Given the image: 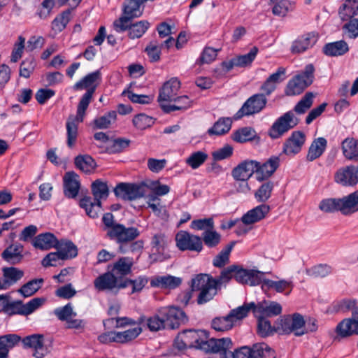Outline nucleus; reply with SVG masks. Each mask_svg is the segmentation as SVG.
<instances>
[{
    "label": "nucleus",
    "mask_w": 358,
    "mask_h": 358,
    "mask_svg": "<svg viewBox=\"0 0 358 358\" xmlns=\"http://www.w3.org/2000/svg\"><path fill=\"white\" fill-rule=\"evenodd\" d=\"M180 88V82L176 78H172L166 82L161 90L158 96V101L162 107V104H169L177 96L178 92Z\"/></svg>",
    "instance_id": "18"
},
{
    "label": "nucleus",
    "mask_w": 358,
    "mask_h": 358,
    "mask_svg": "<svg viewBox=\"0 0 358 358\" xmlns=\"http://www.w3.org/2000/svg\"><path fill=\"white\" fill-rule=\"evenodd\" d=\"M208 158V155L201 151L193 152L186 159V163L192 169H196L202 165Z\"/></svg>",
    "instance_id": "62"
},
{
    "label": "nucleus",
    "mask_w": 358,
    "mask_h": 358,
    "mask_svg": "<svg viewBox=\"0 0 358 358\" xmlns=\"http://www.w3.org/2000/svg\"><path fill=\"white\" fill-rule=\"evenodd\" d=\"M305 143V136H291L283 145V152L287 155H294L300 152Z\"/></svg>",
    "instance_id": "32"
},
{
    "label": "nucleus",
    "mask_w": 358,
    "mask_h": 358,
    "mask_svg": "<svg viewBox=\"0 0 358 358\" xmlns=\"http://www.w3.org/2000/svg\"><path fill=\"white\" fill-rule=\"evenodd\" d=\"M57 241L58 240L54 234L44 233L36 236L32 241V245L36 248L47 250L53 248H55Z\"/></svg>",
    "instance_id": "30"
},
{
    "label": "nucleus",
    "mask_w": 358,
    "mask_h": 358,
    "mask_svg": "<svg viewBox=\"0 0 358 358\" xmlns=\"http://www.w3.org/2000/svg\"><path fill=\"white\" fill-rule=\"evenodd\" d=\"M235 245V242H231L229 244L226 245L218 255H217L213 260V265L217 268H222L229 262L230 253Z\"/></svg>",
    "instance_id": "43"
},
{
    "label": "nucleus",
    "mask_w": 358,
    "mask_h": 358,
    "mask_svg": "<svg viewBox=\"0 0 358 358\" xmlns=\"http://www.w3.org/2000/svg\"><path fill=\"white\" fill-rule=\"evenodd\" d=\"M134 261L131 257H124L120 258L113 265H109V269L116 277L127 279L126 276L131 272Z\"/></svg>",
    "instance_id": "24"
},
{
    "label": "nucleus",
    "mask_w": 358,
    "mask_h": 358,
    "mask_svg": "<svg viewBox=\"0 0 358 358\" xmlns=\"http://www.w3.org/2000/svg\"><path fill=\"white\" fill-rule=\"evenodd\" d=\"M271 208L268 205L261 204L248 211L241 217L245 224H252L263 220L269 213Z\"/></svg>",
    "instance_id": "25"
},
{
    "label": "nucleus",
    "mask_w": 358,
    "mask_h": 358,
    "mask_svg": "<svg viewBox=\"0 0 358 358\" xmlns=\"http://www.w3.org/2000/svg\"><path fill=\"white\" fill-rule=\"evenodd\" d=\"M142 331L139 326L127 329L124 331L117 332V341L120 343H127L135 339Z\"/></svg>",
    "instance_id": "57"
},
{
    "label": "nucleus",
    "mask_w": 358,
    "mask_h": 358,
    "mask_svg": "<svg viewBox=\"0 0 358 358\" xmlns=\"http://www.w3.org/2000/svg\"><path fill=\"white\" fill-rule=\"evenodd\" d=\"M319 208L325 213L341 212L349 215L358 211V189L342 198H329L321 201Z\"/></svg>",
    "instance_id": "2"
},
{
    "label": "nucleus",
    "mask_w": 358,
    "mask_h": 358,
    "mask_svg": "<svg viewBox=\"0 0 358 358\" xmlns=\"http://www.w3.org/2000/svg\"><path fill=\"white\" fill-rule=\"evenodd\" d=\"M182 283V279L170 275L157 276L150 281V285L164 289H175Z\"/></svg>",
    "instance_id": "28"
},
{
    "label": "nucleus",
    "mask_w": 358,
    "mask_h": 358,
    "mask_svg": "<svg viewBox=\"0 0 358 358\" xmlns=\"http://www.w3.org/2000/svg\"><path fill=\"white\" fill-rule=\"evenodd\" d=\"M116 118V112L114 110L110 111L104 115L96 118L94 121V126L100 129L108 128L115 122Z\"/></svg>",
    "instance_id": "51"
},
{
    "label": "nucleus",
    "mask_w": 358,
    "mask_h": 358,
    "mask_svg": "<svg viewBox=\"0 0 358 358\" xmlns=\"http://www.w3.org/2000/svg\"><path fill=\"white\" fill-rule=\"evenodd\" d=\"M95 92V87L88 89L87 92L82 96L77 109V113L78 114V119L80 120L82 117H84L85 110H87L92 99L94 92Z\"/></svg>",
    "instance_id": "55"
},
{
    "label": "nucleus",
    "mask_w": 358,
    "mask_h": 358,
    "mask_svg": "<svg viewBox=\"0 0 358 358\" xmlns=\"http://www.w3.org/2000/svg\"><path fill=\"white\" fill-rule=\"evenodd\" d=\"M164 322L163 317L159 314V309L153 316L147 319V326L151 331L166 329Z\"/></svg>",
    "instance_id": "61"
},
{
    "label": "nucleus",
    "mask_w": 358,
    "mask_h": 358,
    "mask_svg": "<svg viewBox=\"0 0 358 358\" xmlns=\"http://www.w3.org/2000/svg\"><path fill=\"white\" fill-rule=\"evenodd\" d=\"M202 348L207 352L219 353L220 358H275L274 351L264 343H255L251 348L243 346L231 352V338H210Z\"/></svg>",
    "instance_id": "1"
},
{
    "label": "nucleus",
    "mask_w": 358,
    "mask_h": 358,
    "mask_svg": "<svg viewBox=\"0 0 358 358\" xmlns=\"http://www.w3.org/2000/svg\"><path fill=\"white\" fill-rule=\"evenodd\" d=\"M140 235L139 230L134 227H126L124 224H116L111 230L108 231L106 236L112 241L120 245V250L122 252V245L135 240Z\"/></svg>",
    "instance_id": "7"
},
{
    "label": "nucleus",
    "mask_w": 358,
    "mask_h": 358,
    "mask_svg": "<svg viewBox=\"0 0 358 358\" xmlns=\"http://www.w3.org/2000/svg\"><path fill=\"white\" fill-rule=\"evenodd\" d=\"M233 321L229 315L224 317H215L213 320L211 326L217 331H225L231 329L234 327Z\"/></svg>",
    "instance_id": "52"
},
{
    "label": "nucleus",
    "mask_w": 358,
    "mask_h": 358,
    "mask_svg": "<svg viewBox=\"0 0 358 358\" xmlns=\"http://www.w3.org/2000/svg\"><path fill=\"white\" fill-rule=\"evenodd\" d=\"M272 12L275 15L284 17L293 9V3L289 0H271Z\"/></svg>",
    "instance_id": "44"
},
{
    "label": "nucleus",
    "mask_w": 358,
    "mask_h": 358,
    "mask_svg": "<svg viewBox=\"0 0 358 358\" xmlns=\"http://www.w3.org/2000/svg\"><path fill=\"white\" fill-rule=\"evenodd\" d=\"M314 71L313 64L306 66L302 73L296 75L288 82L285 89L286 95H298L310 85L313 82Z\"/></svg>",
    "instance_id": "5"
},
{
    "label": "nucleus",
    "mask_w": 358,
    "mask_h": 358,
    "mask_svg": "<svg viewBox=\"0 0 358 358\" xmlns=\"http://www.w3.org/2000/svg\"><path fill=\"white\" fill-rule=\"evenodd\" d=\"M101 73L99 71H96L93 73H89L86 76H85L82 80L77 82L74 86L73 89L76 90H83V89H90L91 87H96V85L95 83L100 80Z\"/></svg>",
    "instance_id": "40"
},
{
    "label": "nucleus",
    "mask_w": 358,
    "mask_h": 358,
    "mask_svg": "<svg viewBox=\"0 0 358 358\" xmlns=\"http://www.w3.org/2000/svg\"><path fill=\"white\" fill-rule=\"evenodd\" d=\"M176 246L181 251L200 252L203 250V243L200 236L192 234L186 231H180L176 235Z\"/></svg>",
    "instance_id": "13"
},
{
    "label": "nucleus",
    "mask_w": 358,
    "mask_h": 358,
    "mask_svg": "<svg viewBox=\"0 0 358 358\" xmlns=\"http://www.w3.org/2000/svg\"><path fill=\"white\" fill-rule=\"evenodd\" d=\"M43 280L34 279L24 284L19 292L25 297L30 296L35 294L41 287Z\"/></svg>",
    "instance_id": "56"
},
{
    "label": "nucleus",
    "mask_w": 358,
    "mask_h": 358,
    "mask_svg": "<svg viewBox=\"0 0 358 358\" xmlns=\"http://www.w3.org/2000/svg\"><path fill=\"white\" fill-rule=\"evenodd\" d=\"M273 189V182L267 181L264 182L255 192V199L258 202H266L271 197Z\"/></svg>",
    "instance_id": "49"
},
{
    "label": "nucleus",
    "mask_w": 358,
    "mask_h": 358,
    "mask_svg": "<svg viewBox=\"0 0 358 358\" xmlns=\"http://www.w3.org/2000/svg\"><path fill=\"white\" fill-rule=\"evenodd\" d=\"M159 314L163 317L167 329H178L180 325L188 322V317L185 313L177 307H162L159 308Z\"/></svg>",
    "instance_id": "9"
},
{
    "label": "nucleus",
    "mask_w": 358,
    "mask_h": 358,
    "mask_svg": "<svg viewBox=\"0 0 358 358\" xmlns=\"http://www.w3.org/2000/svg\"><path fill=\"white\" fill-rule=\"evenodd\" d=\"M327 145V141L323 137L315 138L311 143L306 159L313 162L319 158L325 151Z\"/></svg>",
    "instance_id": "34"
},
{
    "label": "nucleus",
    "mask_w": 358,
    "mask_h": 358,
    "mask_svg": "<svg viewBox=\"0 0 358 358\" xmlns=\"http://www.w3.org/2000/svg\"><path fill=\"white\" fill-rule=\"evenodd\" d=\"M151 245L152 250L158 254L163 255L168 245L167 237L162 232L157 233L152 236Z\"/></svg>",
    "instance_id": "50"
},
{
    "label": "nucleus",
    "mask_w": 358,
    "mask_h": 358,
    "mask_svg": "<svg viewBox=\"0 0 358 358\" xmlns=\"http://www.w3.org/2000/svg\"><path fill=\"white\" fill-rule=\"evenodd\" d=\"M258 53V48L252 47L248 54L234 57L237 67H246L250 66Z\"/></svg>",
    "instance_id": "54"
},
{
    "label": "nucleus",
    "mask_w": 358,
    "mask_h": 358,
    "mask_svg": "<svg viewBox=\"0 0 358 358\" xmlns=\"http://www.w3.org/2000/svg\"><path fill=\"white\" fill-rule=\"evenodd\" d=\"M267 99L264 94H256L250 96L235 114L238 120L243 116H248L259 113L266 106Z\"/></svg>",
    "instance_id": "11"
},
{
    "label": "nucleus",
    "mask_w": 358,
    "mask_h": 358,
    "mask_svg": "<svg viewBox=\"0 0 358 358\" xmlns=\"http://www.w3.org/2000/svg\"><path fill=\"white\" fill-rule=\"evenodd\" d=\"M333 271L331 266L327 264H318L307 270V274L313 278H324Z\"/></svg>",
    "instance_id": "60"
},
{
    "label": "nucleus",
    "mask_w": 358,
    "mask_h": 358,
    "mask_svg": "<svg viewBox=\"0 0 358 358\" xmlns=\"http://www.w3.org/2000/svg\"><path fill=\"white\" fill-rule=\"evenodd\" d=\"M280 166V158L272 156L263 164L259 162L258 176L257 180L262 181L270 178Z\"/></svg>",
    "instance_id": "26"
},
{
    "label": "nucleus",
    "mask_w": 358,
    "mask_h": 358,
    "mask_svg": "<svg viewBox=\"0 0 358 358\" xmlns=\"http://www.w3.org/2000/svg\"><path fill=\"white\" fill-rule=\"evenodd\" d=\"M232 120L229 117L220 118L208 131V134H225L231 127Z\"/></svg>",
    "instance_id": "48"
},
{
    "label": "nucleus",
    "mask_w": 358,
    "mask_h": 358,
    "mask_svg": "<svg viewBox=\"0 0 358 358\" xmlns=\"http://www.w3.org/2000/svg\"><path fill=\"white\" fill-rule=\"evenodd\" d=\"M3 272L5 280L9 282V286L21 279L24 274L22 271L15 267L4 268Z\"/></svg>",
    "instance_id": "63"
},
{
    "label": "nucleus",
    "mask_w": 358,
    "mask_h": 358,
    "mask_svg": "<svg viewBox=\"0 0 358 358\" xmlns=\"http://www.w3.org/2000/svg\"><path fill=\"white\" fill-rule=\"evenodd\" d=\"M23 245L15 243L7 247L1 253V257L11 264H15L21 262L23 258Z\"/></svg>",
    "instance_id": "27"
},
{
    "label": "nucleus",
    "mask_w": 358,
    "mask_h": 358,
    "mask_svg": "<svg viewBox=\"0 0 358 358\" xmlns=\"http://www.w3.org/2000/svg\"><path fill=\"white\" fill-rule=\"evenodd\" d=\"M70 10H67L57 16L52 22V29L57 33L61 32L66 27L70 20Z\"/></svg>",
    "instance_id": "53"
},
{
    "label": "nucleus",
    "mask_w": 358,
    "mask_h": 358,
    "mask_svg": "<svg viewBox=\"0 0 358 358\" xmlns=\"http://www.w3.org/2000/svg\"><path fill=\"white\" fill-rule=\"evenodd\" d=\"M314 96L313 93L307 92L295 106L294 111L298 114L305 113L312 106Z\"/></svg>",
    "instance_id": "58"
},
{
    "label": "nucleus",
    "mask_w": 358,
    "mask_h": 358,
    "mask_svg": "<svg viewBox=\"0 0 358 358\" xmlns=\"http://www.w3.org/2000/svg\"><path fill=\"white\" fill-rule=\"evenodd\" d=\"M150 27V23L146 20H141L135 24H130L127 29L129 30V36L134 39L141 37Z\"/></svg>",
    "instance_id": "47"
},
{
    "label": "nucleus",
    "mask_w": 358,
    "mask_h": 358,
    "mask_svg": "<svg viewBox=\"0 0 358 358\" xmlns=\"http://www.w3.org/2000/svg\"><path fill=\"white\" fill-rule=\"evenodd\" d=\"M335 182L343 186H355L358 183V166H346L337 170Z\"/></svg>",
    "instance_id": "16"
},
{
    "label": "nucleus",
    "mask_w": 358,
    "mask_h": 358,
    "mask_svg": "<svg viewBox=\"0 0 358 358\" xmlns=\"http://www.w3.org/2000/svg\"><path fill=\"white\" fill-rule=\"evenodd\" d=\"M154 122L155 120L152 117L143 113L136 115L133 119L134 125L141 130L151 127Z\"/></svg>",
    "instance_id": "64"
},
{
    "label": "nucleus",
    "mask_w": 358,
    "mask_h": 358,
    "mask_svg": "<svg viewBox=\"0 0 358 358\" xmlns=\"http://www.w3.org/2000/svg\"><path fill=\"white\" fill-rule=\"evenodd\" d=\"M114 193L117 197L123 200L132 201L145 196L146 186L143 184L121 182L117 185L114 189Z\"/></svg>",
    "instance_id": "12"
},
{
    "label": "nucleus",
    "mask_w": 358,
    "mask_h": 358,
    "mask_svg": "<svg viewBox=\"0 0 358 358\" xmlns=\"http://www.w3.org/2000/svg\"><path fill=\"white\" fill-rule=\"evenodd\" d=\"M336 331L342 338L358 335V306L352 312L351 317L344 319L338 324Z\"/></svg>",
    "instance_id": "17"
},
{
    "label": "nucleus",
    "mask_w": 358,
    "mask_h": 358,
    "mask_svg": "<svg viewBox=\"0 0 358 358\" xmlns=\"http://www.w3.org/2000/svg\"><path fill=\"white\" fill-rule=\"evenodd\" d=\"M74 163L77 169L85 173H92L96 167V162L88 155L77 156L75 158Z\"/></svg>",
    "instance_id": "38"
},
{
    "label": "nucleus",
    "mask_w": 358,
    "mask_h": 358,
    "mask_svg": "<svg viewBox=\"0 0 358 358\" xmlns=\"http://www.w3.org/2000/svg\"><path fill=\"white\" fill-rule=\"evenodd\" d=\"M173 101L175 104H162V110L170 113L176 110H185L191 106V100L187 96H176Z\"/></svg>",
    "instance_id": "41"
},
{
    "label": "nucleus",
    "mask_w": 358,
    "mask_h": 358,
    "mask_svg": "<svg viewBox=\"0 0 358 358\" xmlns=\"http://www.w3.org/2000/svg\"><path fill=\"white\" fill-rule=\"evenodd\" d=\"M218 285L210 275L200 273L192 279V291L199 292L196 302L199 305L211 301L217 293Z\"/></svg>",
    "instance_id": "4"
},
{
    "label": "nucleus",
    "mask_w": 358,
    "mask_h": 358,
    "mask_svg": "<svg viewBox=\"0 0 358 358\" xmlns=\"http://www.w3.org/2000/svg\"><path fill=\"white\" fill-rule=\"evenodd\" d=\"M299 122V120L292 111H288L278 118L272 125V130L278 134H283L290 129L294 128Z\"/></svg>",
    "instance_id": "21"
},
{
    "label": "nucleus",
    "mask_w": 358,
    "mask_h": 358,
    "mask_svg": "<svg viewBox=\"0 0 358 358\" xmlns=\"http://www.w3.org/2000/svg\"><path fill=\"white\" fill-rule=\"evenodd\" d=\"M95 144L101 149V152L116 153L122 152L129 146L130 141L124 138H113L110 136H94Z\"/></svg>",
    "instance_id": "10"
},
{
    "label": "nucleus",
    "mask_w": 358,
    "mask_h": 358,
    "mask_svg": "<svg viewBox=\"0 0 358 358\" xmlns=\"http://www.w3.org/2000/svg\"><path fill=\"white\" fill-rule=\"evenodd\" d=\"M344 157L350 160L358 162V141L353 137H348L342 142Z\"/></svg>",
    "instance_id": "33"
},
{
    "label": "nucleus",
    "mask_w": 358,
    "mask_h": 358,
    "mask_svg": "<svg viewBox=\"0 0 358 358\" xmlns=\"http://www.w3.org/2000/svg\"><path fill=\"white\" fill-rule=\"evenodd\" d=\"M63 180L64 195L69 199L76 198L80 187L79 176L73 171L66 172Z\"/></svg>",
    "instance_id": "22"
},
{
    "label": "nucleus",
    "mask_w": 358,
    "mask_h": 358,
    "mask_svg": "<svg viewBox=\"0 0 358 358\" xmlns=\"http://www.w3.org/2000/svg\"><path fill=\"white\" fill-rule=\"evenodd\" d=\"M22 343L24 346L35 349L36 352L34 355L37 358H41L43 356V353L39 352L43 347L42 336L34 334L27 336L22 340Z\"/></svg>",
    "instance_id": "42"
},
{
    "label": "nucleus",
    "mask_w": 358,
    "mask_h": 358,
    "mask_svg": "<svg viewBox=\"0 0 358 358\" xmlns=\"http://www.w3.org/2000/svg\"><path fill=\"white\" fill-rule=\"evenodd\" d=\"M255 317L257 318V333L259 336L266 337L274 331L270 321L265 317L261 315H255Z\"/></svg>",
    "instance_id": "59"
},
{
    "label": "nucleus",
    "mask_w": 358,
    "mask_h": 358,
    "mask_svg": "<svg viewBox=\"0 0 358 358\" xmlns=\"http://www.w3.org/2000/svg\"><path fill=\"white\" fill-rule=\"evenodd\" d=\"M127 281L120 277H116L109 269L108 271L99 275L94 280V286L99 292L115 291L127 287Z\"/></svg>",
    "instance_id": "8"
},
{
    "label": "nucleus",
    "mask_w": 358,
    "mask_h": 358,
    "mask_svg": "<svg viewBox=\"0 0 358 358\" xmlns=\"http://www.w3.org/2000/svg\"><path fill=\"white\" fill-rule=\"evenodd\" d=\"M254 310L255 303H244L243 306L231 310L229 315L234 324L236 321L245 318L250 310L254 313Z\"/></svg>",
    "instance_id": "46"
},
{
    "label": "nucleus",
    "mask_w": 358,
    "mask_h": 358,
    "mask_svg": "<svg viewBox=\"0 0 358 358\" xmlns=\"http://www.w3.org/2000/svg\"><path fill=\"white\" fill-rule=\"evenodd\" d=\"M358 14V0H346L339 10L343 21H347Z\"/></svg>",
    "instance_id": "39"
},
{
    "label": "nucleus",
    "mask_w": 358,
    "mask_h": 358,
    "mask_svg": "<svg viewBox=\"0 0 358 358\" xmlns=\"http://www.w3.org/2000/svg\"><path fill=\"white\" fill-rule=\"evenodd\" d=\"M55 248L60 252L62 260L72 259L78 255V248L71 241H58Z\"/></svg>",
    "instance_id": "36"
},
{
    "label": "nucleus",
    "mask_w": 358,
    "mask_h": 358,
    "mask_svg": "<svg viewBox=\"0 0 358 358\" xmlns=\"http://www.w3.org/2000/svg\"><path fill=\"white\" fill-rule=\"evenodd\" d=\"M281 313L282 306L276 301L264 300L257 305L255 303V315H261L265 317H274L280 315Z\"/></svg>",
    "instance_id": "23"
},
{
    "label": "nucleus",
    "mask_w": 358,
    "mask_h": 358,
    "mask_svg": "<svg viewBox=\"0 0 358 358\" xmlns=\"http://www.w3.org/2000/svg\"><path fill=\"white\" fill-rule=\"evenodd\" d=\"M261 283H262V289L265 291L273 289L277 292L281 293L287 289H289L288 293L286 294L287 295L289 294L293 288V282L291 280H280L274 281L272 280L264 278V276L262 277Z\"/></svg>",
    "instance_id": "31"
},
{
    "label": "nucleus",
    "mask_w": 358,
    "mask_h": 358,
    "mask_svg": "<svg viewBox=\"0 0 358 358\" xmlns=\"http://www.w3.org/2000/svg\"><path fill=\"white\" fill-rule=\"evenodd\" d=\"M259 162L245 160L232 170V176L236 180L247 181L254 173L258 176Z\"/></svg>",
    "instance_id": "15"
},
{
    "label": "nucleus",
    "mask_w": 358,
    "mask_h": 358,
    "mask_svg": "<svg viewBox=\"0 0 358 358\" xmlns=\"http://www.w3.org/2000/svg\"><path fill=\"white\" fill-rule=\"evenodd\" d=\"M91 188L94 199L90 196H85L80 200V206L85 209L90 217L96 218L101 210V199H106L108 196V187L106 182L96 180L92 182Z\"/></svg>",
    "instance_id": "3"
},
{
    "label": "nucleus",
    "mask_w": 358,
    "mask_h": 358,
    "mask_svg": "<svg viewBox=\"0 0 358 358\" xmlns=\"http://www.w3.org/2000/svg\"><path fill=\"white\" fill-rule=\"evenodd\" d=\"M348 45L344 41H338L326 44L323 48L324 53L330 57H338L348 51Z\"/></svg>",
    "instance_id": "37"
},
{
    "label": "nucleus",
    "mask_w": 358,
    "mask_h": 358,
    "mask_svg": "<svg viewBox=\"0 0 358 358\" xmlns=\"http://www.w3.org/2000/svg\"><path fill=\"white\" fill-rule=\"evenodd\" d=\"M201 241L210 248L217 247L221 241V235L214 228L208 229L203 231L201 235Z\"/></svg>",
    "instance_id": "45"
},
{
    "label": "nucleus",
    "mask_w": 358,
    "mask_h": 358,
    "mask_svg": "<svg viewBox=\"0 0 358 358\" xmlns=\"http://www.w3.org/2000/svg\"><path fill=\"white\" fill-rule=\"evenodd\" d=\"M145 1L143 0H127L124 7V16L118 20L115 21L114 26L119 32L127 30L129 27V22L133 18L140 17L143 13L141 5Z\"/></svg>",
    "instance_id": "6"
},
{
    "label": "nucleus",
    "mask_w": 358,
    "mask_h": 358,
    "mask_svg": "<svg viewBox=\"0 0 358 358\" xmlns=\"http://www.w3.org/2000/svg\"><path fill=\"white\" fill-rule=\"evenodd\" d=\"M234 279L239 283L248 284L251 286L259 285L262 282L264 273L244 269L236 265Z\"/></svg>",
    "instance_id": "19"
},
{
    "label": "nucleus",
    "mask_w": 358,
    "mask_h": 358,
    "mask_svg": "<svg viewBox=\"0 0 358 358\" xmlns=\"http://www.w3.org/2000/svg\"><path fill=\"white\" fill-rule=\"evenodd\" d=\"M318 34L312 31L299 36L291 46L292 53H301L312 48L317 41Z\"/></svg>",
    "instance_id": "20"
},
{
    "label": "nucleus",
    "mask_w": 358,
    "mask_h": 358,
    "mask_svg": "<svg viewBox=\"0 0 358 358\" xmlns=\"http://www.w3.org/2000/svg\"><path fill=\"white\" fill-rule=\"evenodd\" d=\"M180 333L185 336L184 338L185 339V342L189 344V347H199L203 350H205V349L202 348L203 345L210 340L209 339L205 341L201 340V336L204 334L203 331L185 329Z\"/></svg>",
    "instance_id": "35"
},
{
    "label": "nucleus",
    "mask_w": 358,
    "mask_h": 358,
    "mask_svg": "<svg viewBox=\"0 0 358 358\" xmlns=\"http://www.w3.org/2000/svg\"><path fill=\"white\" fill-rule=\"evenodd\" d=\"M280 325L278 329H280L285 334L294 333L295 336H300L303 335L305 332L303 330L305 320L303 317L299 313L284 316L280 319Z\"/></svg>",
    "instance_id": "14"
},
{
    "label": "nucleus",
    "mask_w": 358,
    "mask_h": 358,
    "mask_svg": "<svg viewBox=\"0 0 358 358\" xmlns=\"http://www.w3.org/2000/svg\"><path fill=\"white\" fill-rule=\"evenodd\" d=\"M21 338L17 334L0 336V358H8L9 351L17 345Z\"/></svg>",
    "instance_id": "29"
}]
</instances>
